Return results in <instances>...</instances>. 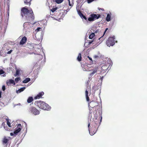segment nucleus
<instances>
[{"label":"nucleus","mask_w":147,"mask_h":147,"mask_svg":"<svg viewBox=\"0 0 147 147\" xmlns=\"http://www.w3.org/2000/svg\"><path fill=\"white\" fill-rule=\"evenodd\" d=\"M12 51V50H11L10 51H8L7 53V54H10V53H11V52Z\"/></svg>","instance_id":"nucleus-38"},{"label":"nucleus","mask_w":147,"mask_h":147,"mask_svg":"<svg viewBox=\"0 0 147 147\" xmlns=\"http://www.w3.org/2000/svg\"><path fill=\"white\" fill-rule=\"evenodd\" d=\"M77 59L79 61H80L82 59L81 54L80 53L78 55L77 57Z\"/></svg>","instance_id":"nucleus-19"},{"label":"nucleus","mask_w":147,"mask_h":147,"mask_svg":"<svg viewBox=\"0 0 147 147\" xmlns=\"http://www.w3.org/2000/svg\"><path fill=\"white\" fill-rule=\"evenodd\" d=\"M27 40V38L24 36L23 37L20 42V44L21 45H23L26 43Z\"/></svg>","instance_id":"nucleus-9"},{"label":"nucleus","mask_w":147,"mask_h":147,"mask_svg":"<svg viewBox=\"0 0 147 147\" xmlns=\"http://www.w3.org/2000/svg\"><path fill=\"white\" fill-rule=\"evenodd\" d=\"M26 47L27 48L31 49H33L34 48L33 44L31 43H28L26 45Z\"/></svg>","instance_id":"nucleus-12"},{"label":"nucleus","mask_w":147,"mask_h":147,"mask_svg":"<svg viewBox=\"0 0 147 147\" xmlns=\"http://www.w3.org/2000/svg\"><path fill=\"white\" fill-rule=\"evenodd\" d=\"M33 100V99L32 97H29L27 100V102L28 103L32 102Z\"/></svg>","instance_id":"nucleus-15"},{"label":"nucleus","mask_w":147,"mask_h":147,"mask_svg":"<svg viewBox=\"0 0 147 147\" xmlns=\"http://www.w3.org/2000/svg\"><path fill=\"white\" fill-rule=\"evenodd\" d=\"M99 117L98 118V119H99L100 118V119H102V117L101 116H100V115H99Z\"/></svg>","instance_id":"nucleus-40"},{"label":"nucleus","mask_w":147,"mask_h":147,"mask_svg":"<svg viewBox=\"0 0 147 147\" xmlns=\"http://www.w3.org/2000/svg\"><path fill=\"white\" fill-rule=\"evenodd\" d=\"M19 75H20V74H21V72H22V71L21 70H20L19 69Z\"/></svg>","instance_id":"nucleus-44"},{"label":"nucleus","mask_w":147,"mask_h":147,"mask_svg":"<svg viewBox=\"0 0 147 147\" xmlns=\"http://www.w3.org/2000/svg\"><path fill=\"white\" fill-rule=\"evenodd\" d=\"M41 29V28L38 27L37 28V29L36 30V31H37V32L40 30Z\"/></svg>","instance_id":"nucleus-35"},{"label":"nucleus","mask_w":147,"mask_h":147,"mask_svg":"<svg viewBox=\"0 0 147 147\" xmlns=\"http://www.w3.org/2000/svg\"><path fill=\"white\" fill-rule=\"evenodd\" d=\"M77 9L78 13L80 16L81 15H82L83 14L82 13L81 11L79 9Z\"/></svg>","instance_id":"nucleus-28"},{"label":"nucleus","mask_w":147,"mask_h":147,"mask_svg":"<svg viewBox=\"0 0 147 147\" xmlns=\"http://www.w3.org/2000/svg\"><path fill=\"white\" fill-rule=\"evenodd\" d=\"M6 83L8 86H10L11 84H13V85H15V81L11 79L7 80V81Z\"/></svg>","instance_id":"nucleus-8"},{"label":"nucleus","mask_w":147,"mask_h":147,"mask_svg":"<svg viewBox=\"0 0 147 147\" xmlns=\"http://www.w3.org/2000/svg\"><path fill=\"white\" fill-rule=\"evenodd\" d=\"M102 120H94L92 124H91L92 126V128L90 130V123H89L88 125L90 134L91 135L94 134L96 132L98 126L100 124Z\"/></svg>","instance_id":"nucleus-2"},{"label":"nucleus","mask_w":147,"mask_h":147,"mask_svg":"<svg viewBox=\"0 0 147 147\" xmlns=\"http://www.w3.org/2000/svg\"><path fill=\"white\" fill-rule=\"evenodd\" d=\"M63 0H55V2L58 4H59L62 3Z\"/></svg>","instance_id":"nucleus-24"},{"label":"nucleus","mask_w":147,"mask_h":147,"mask_svg":"<svg viewBox=\"0 0 147 147\" xmlns=\"http://www.w3.org/2000/svg\"><path fill=\"white\" fill-rule=\"evenodd\" d=\"M93 42V40H92V41H90L89 42V44L90 45V44H91L92 42Z\"/></svg>","instance_id":"nucleus-39"},{"label":"nucleus","mask_w":147,"mask_h":147,"mask_svg":"<svg viewBox=\"0 0 147 147\" xmlns=\"http://www.w3.org/2000/svg\"><path fill=\"white\" fill-rule=\"evenodd\" d=\"M94 103V102L93 101L90 102V103L88 102L89 106H90V107L93 108V107H94L95 105L93 106V105H92V104H93Z\"/></svg>","instance_id":"nucleus-21"},{"label":"nucleus","mask_w":147,"mask_h":147,"mask_svg":"<svg viewBox=\"0 0 147 147\" xmlns=\"http://www.w3.org/2000/svg\"><path fill=\"white\" fill-rule=\"evenodd\" d=\"M21 126V124H19V137H20V141H22V140L23 138L24 137L25 135H24V133H23L22 132H21V129L20 127Z\"/></svg>","instance_id":"nucleus-7"},{"label":"nucleus","mask_w":147,"mask_h":147,"mask_svg":"<svg viewBox=\"0 0 147 147\" xmlns=\"http://www.w3.org/2000/svg\"><path fill=\"white\" fill-rule=\"evenodd\" d=\"M18 92H19L18 90H16V92H17V93H18Z\"/></svg>","instance_id":"nucleus-47"},{"label":"nucleus","mask_w":147,"mask_h":147,"mask_svg":"<svg viewBox=\"0 0 147 147\" xmlns=\"http://www.w3.org/2000/svg\"><path fill=\"white\" fill-rule=\"evenodd\" d=\"M115 37L113 36V37H109L106 41V44L109 47L112 46L115 44L114 39Z\"/></svg>","instance_id":"nucleus-4"},{"label":"nucleus","mask_w":147,"mask_h":147,"mask_svg":"<svg viewBox=\"0 0 147 147\" xmlns=\"http://www.w3.org/2000/svg\"><path fill=\"white\" fill-rule=\"evenodd\" d=\"M30 80V78H26L23 81V82L24 83H27L29 82Z\"/></svg>","instance_id":"nucleus-17"},{"label":"nucleus","mask_w":147,"mask_h":147,"mask_svg":"<svg viewBox=\"0 0 147 147\" xmlns=\"http://www.w3.org/2000/svg\"><path fill=\"white\" fill-rule=\"evenodd\" d=\"M19 105H20V103H19Z\"/></svg>","instance_id":"nucleus-53"},{"label":"nucleus","mask_w":147,"mask_h":147,"mask_svg":"<svg viewBox=\"0 0 147 147\" xmlns=\"http://www.w3.org/2000/svg\"><path fill=\"white\" fill-rule=\"evenodd\" d=\"M26 88V87H23L19 89V92H21L23 91Z\"/></svg>","instance_id":"nucleus-26"},{"label":"nucleus","mask_w":147,"mask_h":147,"mask_svg":"<svg viewBox=\"0 0 147 147\" xmlns=\"http://www.w3.org/2000/svg\"><path fill=\"white\" fill-rule=\"evenodd\" d=\"M44 94V93L43 92H40L34 97V99H37L40 98L42 97V96Z\"/></svg>","instance_id":"nucleus-10"},{"label":"nucleus","mask_w":147,"mask_h":147,"mask_svg":"<svg viewBox=\"0 0 147 147\" xmlns=\"http://www.w3.org/2000/svg\"><path fill=\"white\" fill-rule=\"evenodd\" d=\"M5 73L4 71L2 69H1L0 70V75L2 74Z\"/></svg>","instance_id":"nucleus-32"},{"label":"nucleus","mask_w":147,"mask_h":147,"mask_svg":"<svg viewBox=\"0 0 147 147\" xmlns=\"http://www.w3.org/2000/svg\"><path fill=\"white\" fill-rule=\"evenodd\" d=\"M15 81L16 82H17L18 81V77H17L15 79Z\"/></svg>","instance_id":"nucleus-36"},{"label":"nucleus","mask_w":147,"mask_h":147,"mask_svg":"<svg viewBox=\"0 0 147 147\" xmlns=\"http://www.w3.org/2000/svg\"><path fill=\"white\" fill-rule=\"evenodd\" d=\"M98 69V67L93 68L92 69V71L91 73H90V75L91 76H92L94 74L96 73Z\"/></svg>","instance_id":"nucleus-11"},{"label":"nucleus","mask_w":147,"mask_h":147,"mask_svg":"<svg viewBox=\"0 0 147 147\" xmlns=\"http://www.w3.org/2000/svg\"><path fill=\"white\" fill-rule=\"evenodd\" d=\"M7 120V123L8 126L9 127H11V123L10 122L11 121V120Z\"/></svg>","instance_id":"nucleus-22"},{"label":"nucleus","mask_w":147,"mask_h":147,"mask_svg":"<svg viewBox=\"0 0 147 147\" xmlns=\"http://www.w3.org/2000/svg\"><path fill=\"white\" fill-rule=\"evenodd\" d=\"M88 57L90 60L92 61V59L91 58H90L89 56H88Z\"/></svg>","instance_id":"nucleus-42"},{"label":"nucleus","mask_w":147,"mask_h":147,"mask_svg":"<svg viewBox=\"0 0 147 147\" xmlns=\"http://www.w3.org/2000/svg\"><path fill=\"white\" fill-rule=\"evenodd\" d=\"M10 134L11 136L14 135L13 133H11Z\"/></svg>","instance_id":"nucleus-41"},{"label":"nucleus","mask_w":147,"mask_h":147,"mask_svg":"<svg viewBox=\"0 0 147 147\" xmlns=\"http://www.w3.org/2000/svg\"><path fill=\"white\" fill-rule=\"evenodd\" d=\"M24 3L26 5L28 4L29 5H30L31 4V2L32 0H24Z\"/></svg>","instance_id":"nucleus-14"},{"label":"nucleus","mask_w":147,"mask_h":147,"mask_svg":"<svg viewBox=\"0 0 147 147\" xmlns=\"http://www.w3.org/2000/svg\"><path fill=\"white\" fill-rule=\"evenodd\" d=\"M58 8L57 7H56L55 8H52L51 10L52 12H54Z\"/></svg>","instance_id":"nucleus-29"},{"label":"nucleus","mask_w":147,"mask_h":147,"mask_svg":"<svg viewBox=\"0 0 147 147\" xmlns=\"http://www.w3.org/2000/svg\"><path fill=\"white\" fill-rule=\"evenodd\" d=\"M21 14L22 17L25 16L26 19L28 21H32L34 18V15L32 9L29 10L25 7H23L21 10Z\"/></svg>","instance_id":"nucleus-1"},{"label":"nucleus","mask_w":147,"mask_h":147,"mask_svg":"<svg viewBox=\"0 0 147 147\" xmlns=\"http://www.w3.org/2000/svg\"><path fill=\"white\" fill-rule=\"evenodd\" d=\"M8 140L5 137L3 140L2 142L3 144H6L8 142Z\"/></svg>","instance_id":"nucleus-18"},{"label":"nucleus","mask_w":147,"mask_h":147,"mask_svg":"<svg viewBox=\"0 0 147 147\" xmlns=\"http://www.w3.org/2000/svg\"><path fill=\"white\" fill-rule=\"evenodd\" d=\"M29 22H26L24 23V25L25 26V25H26L27 24H29Z\"/></svg>","instance_id":"nucleus-43"},{"label":"nucleus","mask_w":147,"mask_h":147,"mask_svg":"<svg viewBox=\"0 0 147 147\" xmlns=\"http://www.w3.org/2000/svg\"><path fill=\"white\" fill-rule=\"evenodd\" d=\"M80 17L82 18V19H84L85 20H87V18L83 14H82V15H81Z\"/></svg>","instance_id":"nucleus-30"},{"label":"nucleus","mask_w":147,"mask_h":147,"mask_svg":"<svg viewBox=\"0 0 147 147\" xmlns=\"http://www.w3.org/2000/svg\"><path fill=\"white\" fill-rule=\"evenodd\" d=\"M19 80H20V79L19 77Z\"/></svg>","instance_id":"nucleus-51"},{"label":"nucleus","mask_w":147,"mask_h":147,"mask_svg":"<svg viewBox=\"0 0 147 147\" xmlns=\"http://www.w3.org/2000/svg\"><path fill=\"white\" fill-rule=\"evenodd\" d=\"M16 125L17 126V127H18V124H17Z\"/></svg>","instance_id":"nucleus-48"},{"label":"nucleus","mask_w":147,"mask_h":147,"mask_svg":"<svg viewBox=\"0 0 147 147\" xmlns=\"http://www.w3.org/2000/svg\"><path fill=\"white\" fill-rule=\"evenodd\" d=\"M103 77H102V78H101V80H102V79H103Z\"/></svg>","instance_id":"nucleus-50"},{"label":"nucleus","mask_w":147,"mask_h":147,"mask_svg":"<svg viewBox=\"0 0 147 147\" xmlns=\"http://www.w3.org/2000/svg\"><path fill=\"white\" fill-rule=\"evenodd\" d=\"M35 105L39 108L47 111L50 110L51 108L48 104L40 100L36 101L35 102Z\"/></svg>","instance_id":"nucleus-3"},{"label":"nucleus","mask_w":147,"mask_h":147,"mask_svg":"<svg viewBox=\"0 0 147 147\" xmlns=\"http://www.w3.org/2000/svg\"><path fill=\"white\" fill-rule=\"evenodd\" d=\"M95 36L94 33H92L89 36V38L90 39H92Z\"/></svg>","instance_id":"nucleus-20"},{"label":"nucleus","mask_w":147,"mask_h":147,"mask_svg":"<svg viewBox=\"0 0 147 147\" xmlns=\"http://www.w3.org/2000/svg\"><path fill=\"white\" fill-rule=\"evenodd\" d=\"M2 92L0 91V98L1 97Z\"/></svg>","instance_id":"nucleus-45"},{"label":"nucleus","mask_w":147,"mask_h":147,"mask_svg":"<svg viewBox=\"0 0 147 147\" xmlns=\"http://www.w3.org/2000/svg\"><path fill=\"white\" fill-rule=\"evenodd\" d=\"M4 128L5 129V130H8L7 129H6L5 128V127H4Z\"/></svg>","instance_id":"nucleus-49"},{"label":"nucleus","mask_w":147,"mask_h":147,"mask_svg":"<svg viewBox=\"0 0 147 147\" xmlns=\"http://www.w3.org/2000/svg\"><path fill=\"white\" fill-rule=\"evenodd\" d=\"M3 119H9L8 117L6 116H4L3 117Z\"/></svg>","instance_id":"nucleus-31"},{"label":"nucleus","mask_w":147,"mask_h":147,"mask_svg":"<svg viewBox=\"0 0 147 147\" xmlns=\"http://www.w3.org/2000/svg\"><path fill=\"white\" fill-rule=\"evenodd\" d=\"M101 15L99 14H92L90 15V17L88 18V20L89 21H93L96 19H98L100 17Z\"/></svg>","instance_id":"nucleus-5"},{"label":"nucleus","mask_w":147,"mask_h":147,"mask_svg":"<svg viewBox=\"0 0 147 147\" xmlns=\"http://www.w3.org/2000/svg\"><path fill=\"white\" fill-rule=\"evenodd\" d=\"M102 69L103 70H106L108 68L107 66H103L102 67Z\"/></svg>","instance_id":"nucleus-25"},{"label":"nucleus","mask_w":147,"mask_h":147,"mask_svg":"<svg viewBox=\"0 0 147 147\" xmlns=\"http://www.w3.org/2000/svg\"><path fill=\"white\" fill-rule=\"evenodd\" d=\"M108 29V28H107L106 29L104 32V33L103 34V35L101 36L99 38V40H100V39H101L102 40V42L103 40H104V39L103 38L102 39V38L103 36H104V35L105 34L106 32L107 31V30Z\"/></svg>","instance_id":"nucleus-23"},{"label":"nucleus","mask_w":147,"mask_h":147,"mask_svg":"<svg viewBox=\"0 0 147 147\" xmlns=\"http://www.w3.org/2000/svg\"><path fill=\"white\" fill-rule=\"evenodd\" d=\"M68 0V1H70V0Z\"/></svg>","instance_id":"nucleus-52"},{"label":"nucleus","mask_w":147,"mask_h":147,"mask_svg":"<svg viewBox=\"0 0 147 147\" xmlns=\"http://www.w3.org/2000/svg\"><path fill=\"white\" fill-rule=\"evenodd\" d=\"M85 94V95H86V100L87 101L89 102V100H90V99H89V97H88V91L87 90H86Z\"/></svg>","instance_id":"nucleus-13"},{"label":"nucleus","mask_w":147,"mask_h":147,"mask_svg":"<svg viewBox=\"0 0 147 147\" xmlns=\"http://www.w3.org/2000/svg\"><path fill=\"white\" fill-rule=\"evenodd\" d=\"M2 89L3 91H4L5 89V87L4 85H3L2 87Z\"/></svg>","instance_id":"nucleus-34"},{"label":"nucleus","mask_w":147,"mask_h":147,"mask_svg":"<svg viewBox=\"0 0 147 147\" xmlns=\"http://www.w3.org/2000/svg\"><path fill=\"white\" fill-rule=\"evenodd\" d=\"M18 75V69H17L16 70V74L15 76H17Z\"/></svg>","instance_id":"nucleus-37"},{"label":"nucleus","mask_w":147,"mask_h":147,"mask_svg":"<svg viewBox=\"0 0 147 147\" xmlns=\"http://www.w3.org/2000/svg\"><path fill=\"white\" fill-rule=\"evenodd\" d=\"M69 5L70 6H71V5L70 3V1H69Z\"/></svg>","instance_id":"nucleus-46"},{"label":"nucleus","mask_w":147,"mask_h":147,"mask_svg":"<svg viewBox=\"0 0 147 147\" xmlns=\"http://www.w3.org/2000/svg\"><path fill=\"white\" fill-rule=\"evenodd\" d=\"M94 0H87V2L88 3H90Z\"/></svg>","instance_id":"nucleus-33"},{"label":"nucleus","mask_w":147,"mask_h":147,"mask_svg":"<svg viewBox=\"0 0 147 147\" xmlns=\"http://www.w3.org/2000/svg\"><path fill=\"white\" fill-rule=\"evenodd\" d=\"M31 113L35 115H38L40 113V111L36 109L33 107H31L30 109Z\"/></svg>","instance_id":"nucleus-6"},{"label":"nucleus","mask_w":147,"mask_h":147,"mask_svg":"<svg viewBox=\"0 0 147 147\" xmlns=\"http://www.w3.org/2000/svg\"><path fill=\"white\" fill-rule=\"evenodd\" d=\"M13 133L14 135L16 136L17 135V134L18 133V129L14 131Z\"/></svg>","instance_id":"nucleus-27"},{"label":"nucleus","mask_w":147,"mask_h":147,"mask_svg":"<svg viewBox=\"0 0 147 147\" xmlns=\"http://www.w3.org/2000/svg\"><path fill=\"white\" fill-rule=\"evenodd\" d=\"M111 16L109 14H108L107 15V16L106 18V21L107 22H109L111 20Z\"/></svg>","instance_id":"nucleus-16"}]
</instances>
